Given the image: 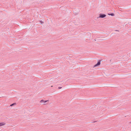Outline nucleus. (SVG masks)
<instances>
[{"label":"nucleus","instance_id":"1","mask_svg":"<svg viewBox=\"0 0 131 131\" xmlns=\"http://www.w3.org/2000/svg\"><path fill=\"white\" fill-rule=\"evenodd\" d=\"M48 101H44L43 100H41L40 101V102L43 105H45L46 102H47Z\"/></svg>","mask_w":131,"mask_h":131},{"label":"nucleus","instance_id":"2","mask_svg":"<svg viewBox=\"0 0 131 131\" xmlns=\"http://www.w3.org/2000/svg\"><path fill=\"white\" fill-rule=\"evenodd\" d=\"M106 16V15L104 14H100L99 17L101 18H103Z\"/></svg>","mask_w":131,"mask_h":131},{"label":"nucleus","instance_id":"3","mask_svg":"<svg viewBox=\"0 0 131 131\" xmlns=\"http://www.w3.org/2000/svg\"><path fill=\"white\" fill-rule=\"evenodd\" d=\"M100 61H99L94 66V67H95L99 65L100 64Z\"/></svg>","mask_w":131,"mask_h":131},{"label":"nucleus","instance_id":"4","mask_svg":"<svg viewBox=\"0 0 131 131\" xmlns=\"http://www.w3.org/2000/svg\"><path fill=\"white\" fill-rule=\"evenodd\" d=\"M16 103H14L11 104L10 105V106H12L13 105H16Z\"/></svg>","mask_w":131,"mask_h":131},{"label":"nucleus","instance_id":"5","mask_svg":"<svg viewBox=\"0 0 131 131\" xmlns=\"http://www.w3.org/2000/svg\"><path fill=\"white\" fill-rule=\"evenodd\" d=\"M108 15H111L112 16H113L114 15V14L113 13L108 14Z\"/></svg>","mask_w":131,"mask_h":131},{"label":"nucleus","instance_id":"6","mask_svg":"<svg viewBox=\"0 0 131 131\" xmlns=\"http://www.w3.org/2000/svg\"><path fill=\"white\" fill-rule=\"evenodd\" d=\"M4 124L3 123H0V126L4 125Z\"/></svg>","mask_w":131,"mask_h":131},{"label":"nucleus","instance_id":"7","mask_svg":"<svg viewBox=\"0 0 131 131\" xmlns=\"http://www.w3.org/2000/svg\"><path fill=\"white\" fill-rule=\"evenodd\" d=\"M61 88V87H59L58 88V89H60Z\"/></svg>","mask_w":131,"mask_h":131},{"label":"nucleus","instance_id":"8","mask_svg":"<svg viewBox=\"0 0 131 131\" xmlns=\"http://www.w3.org/2000/svg\"><path fill=\"white\" fill-rule=\"evenodd\" d=\"M40 22H41V23H43V22H42L41 21H40Z\"/></svg>","mask_w":131,"mask_h":131},{"label":"nucleus","instance_id":"9","mask_svg":"<svg viewBox=\"0 0 131 131\" xmlns=\"http://www.w3.org/2000/svg\"><path fill=\"white\" fill-rule=\"evenodd\" d=\"M130 123L131 124V122H130Z\"/></svg>","mask_w":131,"mask_h":131}]
</instances>
